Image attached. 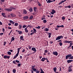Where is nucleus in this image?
<instances>
[{"label":"nucleus","mask_w":73,"mask_h":73,"mask_svg":"<svg viewBox=\"0 0 73 73\" xmlns=\"http://www.w3.org/2000/svg\"><path fill=\"white\" fill-rule=\"evenodd\" d=\"M72 42V41H68L67 40H66L64 41V43H70V42Z\"/></svg>","instance_id":"obj_7"},{"label":"nucleus","mask_w":73,"mask_h":73,"mask_svg":"<svg viewBox=\"0 0 73 73\" xmlns=\"http://www.w3.org/2000/svg\"><path fill=\"white\" fill-rule=\"evenodd\" d=\"M45 60V58H42V59L41 60V61L44 62Z\"/></svg>","instance_id":"obj_19"},{"label":"nucleus","mask_w":73,"mask_h":73,"mask_svg":"<svg viewBox=\"0 0 73 73\" xmlns=\"http://www.w3.org/2000/svg\"><path fill=\"white\" fill-rule=\"evenodd\" d=\"M12 9H15V8H14L13 6L12 7H10L9 9L8 8H6L5 9V10L7 11L8 12H11L12 11Z\"/></svg>","instance_id":"obj_2"},{"label":"nucleus","mask_w":73,"mask_h":73,"mask_svg":"<svg viewBox=\"0 0 73 73\" xmlns=\"http://www.w3.org/2000/svg\"><path fill=\"white\" fill-rule=\"evenodd\" d=\"M23 18L24 20H26L28 19V17L27 16L24 17Z\"/></svg>","instance_id":"obj_20"},{"label":"nucleus","mask_w":73,"mask_h":73,"mask_svg":"<svg viewBox=\"0 0 73 73\" xmlns=\"http://www.w3.org/2000/svg\"><path fill=\"white\" fill-rule=\"evenodd\" d=\"M56 11L54 9H52V11L51 12V13L52 15H53L55 13H56Z\"/></svg>","instance_id":"obj_9"},{"label":"nucleus","mask_w":73,"mask_h":73,"mask_svg":"<svg viewBox=\"0 0 73 73\" xmlns=\"http://www.w3.org/2000/svg\"><path fill=\"white\" fill-rule=\"evenodd\" d=\"M53 70L55 72H56V70H57V68L56 67L54 68H53Z\"/></svg>","instance_id":"obj_21"},{"label":"nucleus","mask_w":73,"mask_h":73,"mask_svg":"<svg viewBox=\"0 0 73 73\" xmlns=\"http://www.w3.org/2000/svg\"><path fill=\"white\" fill-rule=\"evenodd\" d=\"M18 25V23H15V24H14V26H17Z\"/></svg>","instance_id":"obj_35"},{"label":"nucleus","mask_w":73,"mask_h":73,"mask_svg":"<svg viewBox=\"0 0 73 73\" xmlns=\"http://www.w3.org/2000/svg\"><path fill=\"white\" fill-rule=\"evenodd\" d=\"M37 4L39 6H41V4L38 1L37 2Z\"/></svg>","instance_id":"obj_39"},{"label":"nucleus","mask_w":73,"mask_h":73,"mask_svg":"<svg viewBox=\"0 0 73 73\" xmlns=\"http://www.w3.org/2000/svg\"><path fill=\"white\" fill-rule=\"evenodd\" d=\"M63 37L62 35L60 36H58L56 38V40H59L61 38H63Z\"/></svg>","instance_id":"obj_3"},{"label":"nucleus","mask_w":73,"mask_h":73,"mask_svg":"<svg viewBox=\"0 0 73 73\" xmlns=\"http://www.w3.org/2000/svg\"><path fill=\"white\" fill-rule=\"evenodd\" d=\"M23 14H27V12L25 10H24L23 11Z\"/></svg>","instance_id":"obj_18"},{"label":"nucleus","mask_w":73,"mask_h":73,"mask_svg":"<svg viewBox=\"0 0 73 73\" xmlns=\"http://www.w3.org/2000/svg\"><path fill=\"white\" fill-rule=\"evenodd\" d=\"M2 32H5V29L4 28L2 29Z\"/></svg>","instance_id":"obj_53"},{"label":"nucleus","mask_w":73,"mask_h":73,"mask_svg":"<svg viewBox=\"0 0 73 73\" xmlns=\"http://www.w3.org/2000/svg\"><path fill=\"white\" fill-rule=\"evenodd\" d=\"M27 1V0H23V3H25V2Z\"/></svg>","instance_id":"obj_63"},{"label":"nucleus","mask_w":73,"mask_h":73,"mask_svg":"<svg viewBox=\"0 0 73 73\" xmlns=\"http://www.w3.org/2000/svg\"><path fill=\"white\" fill-rule=\"evenodd\" d=\"M31 46H28V48L29 49H31Z\"/></svg>","instance_id":"obj_56"},{"label":"nucleus","mask_w":73,"mask_h":73,"mask_svg":"<svg viewBox=\"0 0 73 73\" xmlns=\"http://www.w3.org/2000/svg\"><path fill=\"white\" fill-rule=\"evenodd\" d=\"M35 67V65L32 66V69L30 70V71L31 72V73H33L34 71H36L37 70Z\"/></svg>","instance_id":"obj_1"},{"label":"nucleus","mask_w":73,"mask_h":73,"mask_svg":"<svg viewBox=\"0 0 73 73\" xmlns=\"http://www.w3.org/2000/svg\"><path fill=\"white\" fill-rule=\"evenodd\" d=\"M31 50L34 52H33V53H35L36 52V49L35 47H32L31 48Z\"/></svg>","instance_id":"obj_10"},{"label":"nucleus","mask_w":73,"mask_h":73,"mask_svg":"<svg viewBox=\"0 0 73 73\" xmlns=\"http://www.w3.org/2000/svg\"><path fill=\"white\" fill-rule=\"evenodd\" d=\"M22 48V47H20L19 48H18V50H17V54H16V55L15 56L17 57L18 56L19 54V52H20V50Z\"/></svg>","instance_id":"obj_4"},{"label":"nucleus","mask_w":73,"mask_h":73,"mask_svg":"<svg viewBox=\"0 0 73 73\" xmlns=\"http://www.w3.org/2000/svg\"><path fill=\"white\" fill-rule=\"evenodd\" d=\"M33 15H31L30 16L29 19H33Z\"/></svg>","instance_id":"obj_34"},{"label":"nucleus","mask_w":73,"mask_h":73,"mask_svg":"<svg viewBox=\"0 0 73 73\" xmlns=\"http://www.w3.org/2000/svg\"><path fill=\"white\" fill-rule=\"evenodd\" d=\"M35 34V33L34 32H33L31 33L30 34V35H33V34Z\"/></svg>","instance_id":"obj_48"},{"label":"nucleus","mask_w":73,"mask_h":73,"mask_svg":"<svg viewBox=\"0 0 73 73\" xmlns=\"http://www.w3.org/2000/svg\"><path fill=\"white\" fill-rule=\"evenodd\" d=\"M59 44L60 46H61L62 45V43L61 42L59 43Z\"/></svg>","instance_id":"obj_42"},{"label":"nucleus","mask_w":73,"mask_h":73,"mask_svg":"<svg viewBox=\"0 0 73 73\" xmlns=\"http://www.w3.org/2000/svg\"><path fill=\"white\" fill-rule=\"evenodd\" d=\"M49 29L47 28H46L45 29V31L46 32H48L49 31Z\"/></svg>","instance_id":"obj_33"},{"label":"nucleus","mask_w":73,"mask_h":73,"mask_svg":"<svg viewBox=\"0 0 73 73\" xmlns=\"http://www.w3.org/2000/svg\"><path fill=\"white\" fill-rule=\"evenodd\" d=\"M13 64H16V63L15 62V60H14L13 61Z\"/></svg>","instance_id":"obj_52"},{"label":"nucleus","mask_w":73,"mask_h":73,"mask_svg":"<svg viewBox=\"0 0 73 73\" xmlns=\"http://www.w3.org/2000/svg\"><path fill=\"white\" fill-rule=\"evenodd\" d=\"M2 15L3 16L4 18L6 17V16L5 15V14L3 13H2Z\"/></svg>","instance_id":"obj_17"},{"label":"nucleus","mask_w":73,"mask_h":73,"mask_svg":"<svg viewBox=\"0 0 73 73\" xmlns=\"http://www.w3.org/2000/svg\"><path fill=\"white\" fill-rule=\"evenodd\" d=\"M72 44H73V43H70V44L69 46L68 47V48H71V46H72Z\"/></svg>","instance_id":"obj_16"},{"label":"nucleus","mask_w":73,"mask_h":73,"mask_svg":"<svg viewBox=\"0 0 73 73\" xmlns=\"http://www.w3.org/2000/svg\"><path fill=\"white\" fill-rule=\"evenodd\" d=\"M35 72L36 73H39L40 71L37 70L36 71H35ZM40 73H42L40 72Z\"/></svg>","instance_id":"obj_41"},{"label":"nucleus","mask_w":73,"mask_h":73,"mask_svg":"<svg viewBox=\"0 0 73 73\" xmlns=\"http://www.w3.org/2000/svg\"><path fill=\"white\" fill-rule=\"evenodd\" d=\"M22 33V31H20L19 33H18V34L19 35L21 34Z\"/></svg>","instance_id":"obj_51"},{"label":"nucleus","mask_w":73,"mask_h":73,"mask_svg":"<svg viewBox=\"0 0 73 73\" xmlns=\"http://www.w3.org/2000/svg\"><path fill=\"white\" fill-rule=\"evenodd\" d=\"M10 58V56H8V55H5L3 56V58L4 59H9Z\"/></svg>","instance_id":"obj_8"},{"label":"nucleus","mask_w":73,"mask_h":73,"mask_svg":"<svg viewBox=\"0 0 73 73\" xmlns=\"http://www.w3.org/2000/svg\"><path fill=\"white\" fill-rule=\"evenodd\" d=\"M10 15H11V17H15V15L13 14H10Z\"/></svg>","instance_id":"obj_26"},{"label":"nucleus","mask_w":73,"mask_h":73,"mask_svg":"<svg viewBox=\"0 0 73 73\" xmlns=\"http://www.w3.org/2000/svg\"><path fill=\"white\" fill-rule=\"evenodd\" d=\"M35 28L36 29H40V26H38V27H35Z\"/></svg>","instance_id":"obj_43"},{"label":"nucleus","mask_w":73,"mask_h":73,"mask_svg":"<svg viewBox=\"0 0 73 73\" xmlns=\"http://www.w3.org/2000/svg\"><path fill=\"white\" fill-rule=\"evenodd\" d=\"M21 66V64L20 63H18V66L19 67H20Z\"/></svg>","instance_id":"obj_55"},{"label":"nucleus","mask_w":73,"mask_h":73,"mask_svg":"<svg viewBox=\"0 0 73 73\" xmlns=\"http://www.w3.org/2000/svg\"><path fill=\"white\" fill-rule=\"evenodd\" d=\"M68 8H71V6L70 5H69L68 6Z\"/></svg>","instance_id":"obj_64"},{"label":"nucleus","mask_w":73,"mask_h":73,"mask_svg":"<svg viewBox=\"0 0 73 73\" xmlns=\"http://www.w3.org/2000/svg\"><path fill=\"white\" fill-rule=\"evenodd\" d=\"M8 29H12L11 27H8Z\"/></svg>","instance_id":"obj_58"},{"label":"nucleus","mask_w":73,"mask_h":73,"mask_svg":"<svg viewBox=\"0 0 73 73\" xmlns=\"http://www.w3.org/2000/svg\"><path fill=\"white\" fill-rule=\"evenodd\" d=\"M52 54L54 55H55L56 56H57L58 54V53L57 52V51L53 52H52Z\"/></svg>","instance_id":"obj_6"},{"label":"nucleus","mask_w":73,"mask_h":73,"mask_svg":"<svg viewBox=\"0 0 73 73\" xmlns=\"http://www.w3.org/2000/svg\"><path fill=\"white\" fill-rule=\"evenodd\" d=\"M27 27V26L25 25H23V28H26Z\"/></svg>","instance_id":"obj_44"},{"label":"nucleus","mask_w":73,"mask_h":73,"mask_svg":"<svg viewBox=\"0 0 73 73\" xmlns=\"http://www.w3.org/2000/svg\"><path fill=\"white\" fill-rule=\"evenodd\" d=\"M72 56V55L71 54H70L68 55H67L66 56V59H67L69 58H70V57Z\"/></svg>","instance_id":"obj_5"},{"label":"nucleus","mask_w":73,"mask_h":73,"mask_svg":"<svg viewBox=\"0 0 73 73\" xmlns=\"http://www.w3.org/2000/svg\"><path fill=\"white\" fill-rule=\"evenodd\" d=\"M20 38L21 40H22L23 41H25L24 39V37L23 36H21Z\"/></svg>","instance_id":"obj_13"},{"label":"nucleus","mask_w":73,"mask_h":73,"mask_svg":"<svg viewBox=\"0 0 73 73\" xmlns=\"http://www.w3.org/2000/svg\"><path fill=\"white\" fill-rule=\"evenodd\" d=\"M63 3H64V1H63L62 0L60 2V3L58 4V5H60V4H62Z\"/></svg>","instance_id":"obj_23"},{"label":"nucleus","mask_w":73,"mask_h":73,"mask_svg":"<svg viewBox=\"0 0 73 73\" xmlns=\"http://www.w3.org/2000/svg\"><path fill=\"white\" fill-rule=\"evenodd\" d=\"M52 33H47V35H48V38H50L52 35Z\"/></svg>","instance_id":"obj_12"},{"label":"nucleus","mask_w":73,"mask_h":73,"mask_svg":"<svg viewBox=\"0 0 73 73\" xmlns=\"http://www.w3.org/2000/svg\"><path fill=\"white\" fill-rule=\"evenodd\" d=\"M69 59H73V56H71L70 58H69Z\"/></svg>","instance_id":"obj_40"},{"label":"nucleus","mask_w":73,"mask_h":73,"mask_svg":"<svg viewBox=\"0 0 73 73\" xmlns=\"http://www.w3.org/2000/svg\"><path fill=\"white\" fill-rule=\"evenodd\" d=\"M19 29H21L22 27V25L21 24H19Z\"/></svg>","instance_id":"obj_25"},{"label":"nucleus","mask_w":73,"mask_h":73,"mask_svg":"<svg viewBox=\"0 0 73 73\" xmlns=\"http://www.w3.org/2000/svg\"><path fill=\"white\" fill-rule=\"evenodd\" d=\"M43 22L44 23H47V21L46 20H44L43 21Z\"/></svg>","instance_id":"obj_36"},{"label":"nucleus","mask_w":73,"mask_h":73,"mask_svg":"<svg viewBox=\"0 0 73 73\" xmlns=\"http://www.w3.org/2000/svg\"><path fill=\"white\" fill-rule=\"evenodd\" d=\"M9 51H10L11 52H13V50H9Z\"/></svg>","instance_id":"obj_62"},{"label":"nucleus","mask_w":73,"mask_h":73,"mask_svg":"<svg viewBox=\"0 0 73 73\" xmlns=\"http://www.w3.org/2000/svg\"><path fill=\"white\" fill-rule=\"evenodd\" d=\"M48 52V50H44V53H47Z\"/></svg>","instance_id":"obj_45"},{"label":"nucleus","mask_w":73,"mask_h":73,"mask_svg":"<svg viewBox=\"0 0 73 73\" xmlns=\"http://www.w3.org/2000/svg\"><path fill=\"white\" fill-rule=\"evenodd\" d=\"M29 11H30V12H32L33 11V8H30V9H29Z\"/></svg>","instance_id":"obj_24"},{"label":"nucleus","mask_w":73,"mask_h":73,"mask_svg":"<svg viewBox=\"0 0 73 73\" xmlns=\"http://www.w3.org/2000/svg\"><path fill=\"white\" fill-rule=\"evenodd\" d=\"M28 27H31V28H32V26L31 25H28Z\"/></svg>","instance_id":"obj_50"},{"label":"nucleus","mask_w":73,"mask_h":73,"mask_svg":"<svg viewBox=\"0 0 73 73\" xmlns=\"http://www.w3.org/2000/svg\"><path fill=\"white\" fill-rule=\"evenodd\" d=\"M72 61H73V60H67V62L68 63H69L71 62Z\"/></svg>","instance_id":"obj_15"},{"label":"nucleus","mask_w":73,"mask_h":73,"mask_svg":"<svg viewBox=\"0 0 73 73\" xmlns=\"http://www.w3.org/2000/svg\"><path fill=\"white\" fill-rule=\"evenodd\" d=\"M10 23L13 24H14L15 22H14L13 21H12V20H10Z\"/></svg>","instance_id":"obj_30"},{"label":"nucleus","mask_w":73,"mask_h":73,"mask_svg":"<svg viewBox=\"0 0 73 73\" xmlns=\"http://www.w3.org/2000/svg\"><path fill=\"white\" fill-rule=\"evenodd\" d=\"M15 62H16L18 63H20L19 61V60H15Z\"/></svg>","instance_id":"obj_47"},{"label":"nucleus","mask_w":73,"mask_h":73,"mask_svg":"<svg viewBox=\"0 0 73 73\" xmlns=\"http://www.w3.org/2000/svg\"><path fill=\"white\" fill-rule=\"evenodd\" d=\"M25 31V32L27 33H28L29 32V31L26 28H25L24 29Z\"/></svg>","instance_id":"obj_28"},{"label":"nucleus","mask_w":73,"mask_h":73,"mask_svg":"<svg viewBox=\"0 0 73 73\" xmlns=\"http://www.w3.org/2000/svg\"><path fill=\"white\" fill-rule=\"evenodd\" d=\"M36 29L35 28H33V32L34 33H36Z\"/></svg>","instance_id":"obj_22"},{"label":"nucleus","mask_w":73,"mask_h":73,"mask_svg":"<svg viewBox=\"0 0 73 73\" xmlns=\"http://www.w3.org/2000/svg\"><path fill=\"white\" fill-rule=\"evenodd\" d=\"M7 43V42L6 41H4L3 42V46H5V44Z\"/></svg>","instance_id":"obj_46"},{"label":"nucleus","mask_w":73,"mask_h":73,"mask_svg":"<svg viewBox=\"0 0 73 73\" xmlns=\"http://www.w3.org/2000/svg\"><path fill=\"white\" fill-rule=\"evenodd\" d=\"M13 31V30H11V31L10 32V33H9V36L10 34Z\"/></svg>","instance_id":"obj_54"},{"label":"nucleus","mask_w":73,"mask_h":73,"mask_svg":"<svg viewBox=\"0 0 73 73\" xmlns=\"http://www.w3.org/2000/svg\"><path fill=\"white\" fill-rule=\"evenodd\" d=\"M52 2V1H51L50 0H48L47 1V3H50Z\"/></svg>","instance_id":"obj_29"},{"label":"nucleus","mask_w":73,"mask_h":73,"mask_svg":"<svg viewBox=\"0 0 73 73\" xmlns=\"http://www.w3.org/2000/svg\"><path fill=\"white\" fill-rule=\"evenodd\" d=\"M56 27L58 28H59L60 27L64 28V26L63 25H62L61 26V25L59 26L58 25H57V26H56Z\"/></svg>","instance_id":"obj_14"},{"label":"nucleus","mask_w":73,"mask_h":73,"mask_svg":"<svg viewBox=\"0 0 73 73\" xmlns=\"http://www.w3.org/2000/svg\"><path fill=\"white\" fill-rule=\"evenodd\" d=\"M68 72H70L72 71V70L71 67H68Z\"/></svg>","instance_id":"obj_11"},{"label":"nucleus","mask_w":73,"mask_h":73,"mask_svg":"<svg viewBox=\"0 0 73 73\" xmlns=\"http://www.w3.org/2000/svg\"><path fill=\"white\" fill-rule=\"evenodd\" d=\"M3 23L1 22V21H0V25H2Z\"/></svg>","instance_id":"obj_61"},{"label":"nucleus","mask_w":73,"mask_h":73,"mask_svg":"<svg viewBox=\"0 0 73 73\" xmlns=\"http://www.w3.org/2000/svg\"><path fill=\"white\" fill-rule=\"evenodd\" d=\"M13 7L14 8H15V9H16V8H17V7L16 6H13Z\"/></svg>","instance_id":"obj_59"},{"label":"nucleus","mask_w":73,"mask_h":73,"mask_svg":"<svg viewBox=\"0 0 73 73\" xmlns=\"http://www.w3.org/2000/svg\"><path fill=\"white\" fill-rule=\"evenodd\" d=\"M15 38L14 37H13L12 38H11V40H13V41L15 40Z\"/></svg>","instance_id":"obj_37"},{"label":"nucleus","mask_w":73,"mask_h":73,"mask_svg":"<svg viewBox=\"0 0 73 73\" xmlns=\"http://www.w3.org/2000/svg\"><path fill=\"white\" fill-rule=\"evenodd\" d=\"M11 53L10 52L8 51L7 52V54L11 55Z\"/></svg>","instance_id":"obj_38"},{"label":"nucleus","mask_w":73,"mask_h":73,"mask_svg":"<svg viewBox=\"0 0 73 73\" xmlns=\"http://www.w3.org/2000/svg\"><path fill=\"white\" fill-rule=\"evenodd\" d=\"M25 51V48H24L23 50H22V52H24Z\"/></svg>","instance_id":"obj_57"},{"label":"nucleus","mask_w":73,"mask_h":73,"mask_svg":"<svg viewBox=\"0 0 73 73\" xmlns=\"http://www.w3.org/2000/svg\"><path fill=\"white\" fill-rule=\"evenodd\" d=\"M37 8L36 7H34L33 8V10L35 12L36 11Z\"/></svg>","instance_id":"obj_31"},{"label":"nucleus","mask_w":73,"mask_h":73,"mask_svg":"<svg viewBox=\"0 0 73 73\" xmlns=\"http://www.w3.org/2000/svg\"><path fill=\"white\" fill-rule=\"evenodd\" d=\"M65 19V18L64 16H63L62 17V20H64Z\"/></svg>","instance_id":"obj_49"},{"label":"nucleus","mask_w":73,"mask_h":73,"mask_svg":"<svg viewBox=\"0 0 73 73\" xmlns=\"http://www.w3.org/2000/svg\"><path fill=\"white\" fill-rule=\"evenodd\" d=\"M16 72V70L15 69H13V72L14 73H15Z\"/></svg>","instance_id":"obj_32"},{"label":"nucleus","mask_w":73,"mask_h":73,"mask_svg":"<svg viewBox=\"0 0 73 73\" xmlns=\"http://www.w3.org/2000/svg\"><path fill=\"white\" fill-rule=\"evenodd\" d=\"M40 69L41 71V72H40V73H44V72L43 71V70L41 68H40Z\"/></svg>","instance_id":"obj_27"},{"label":"nucleus","mask_w":73,"mask_h":73,"mask_svg":"<svg viewBox=\"0 0 73 73\" xmlns=\"http://www.w3.org/2000/svg\"><path fill=\"white\" fill-rule=\"evenodd\" d=\"M62 42V41L61 40H59L57 41L58 42Z\"/></svg>","instance_id":"obj_60"}]
</instances>
